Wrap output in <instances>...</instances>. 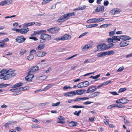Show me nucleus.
Returning <instances> with one entry per match:
<instances>
[{"instance_id": "1", "label": "nucleus", "mask_w": 132, "mask_h": 132, "mask_svg": "<svg viewBox=\"0 0 132 132\" xmlns=\"http://www.w3.org/2000/svg\"><path fill=\"white\" fill-rule=\"evenodd\" d=\"M40 38L41 39L40 40L41 43L44 42L46 40H49L51 39V36L46 34H42L40 35Z\"/></svg>"}, {"instance_id": "2", "label": "nucleus", "mask_w": 132, "mask_h": 132, "mask_svg": "<svg viewBox=\"0 0 132 132\" xmlns=\"http://www.w3.org/2000/svg\"><path fill=\"white\" fill-rule=\"evenodd\" d=\"M15 70L13 71L12 74H6L4 76L3 74L0 75V79H2L4 80H7L9 79L11 77L14 76L16 75V73L15 72Z\"/></svg>"}, {"instance_id": "3", "label": "nucleus", "mask_w": 132, "mask_h": 132, "mask_svg": "<svg viewBox=\"0 0 132 132\" xmlns=\"http://www.w3.org/2000/svg\"><path fill=\"white\" fill-rule=\"evenodd\" d=\"M71 38V36L70 35L65 34L62 36L61 37L56 38L53 39L56 40H66L70 39Z\"/></svg>"}, {"instance_id": "4", "label": "nucleus", "mask_w": 132, "mask_h": 132, "mask_svg": "<svg viewBox=\"0 0 132 132\" xmlns=\"http://www.w3.org/2000/svg\"><path fill=\"white\" fill-rule=\"evenodd\" d=\"M69 19L67 14H65L60 16L57 20V21L59 22H62L65 21Z\"/></svg>"}, {"instance_id": "5", "label": "nucleus", "mask_w": 132, "mask_h": 132, "mask_svg": "<svg viewBox=\"0 0 132 132\" xmlns=\"http://www.w3.org/2000/svg\"><path fill=\"white\" fill-rule=\"evenodd\" d=\"M50 33L52 34H54L58 32L60 30L59 28L55 27L48 29L47 30Z\"/></svg>"}, {"instance_id": "6", "label": "nucleus", "mask_w": 132, "mask_h": 132, "mask_svg": "<svg viewBox=\"0 0 132 132\" xmlns=\"http://www.w3.org/2000/svg\"><path fill=\"white\" fill-rule=\"evenodd\" d=\"M16 41L19 43H22L23 42L26 40L23 36H18L15 39Z\"/></svg>"}, {"instance_id": "7", "label": "nucleus", "mask_w": 132, "mask_h": 132, "mask_svg": "<svg viewBox=\"0 0 132 132\" xmlns=\"http://www.w3.org/2000/svg\"><path fill=\"white\" fill-rule=\"evenodd\" d=\"M13 71L12 70H6L3 69L0 71V73H1V74H3L5 76L6 74H12Z\"/></svg>"}, {"instance_id": "8", "label": "nucleus", "mask_w": 132, "mask_h": 132, "mask_svg": "<svg viewBox=\"0 0 132 132\" xmlns=\"http://www.w3.org/2000/svg\"><path fill=\"white\" fill-rule=\"evenodd\" d=\"M97 87L95 86H93L90 87L86 91V93H93L96 90Z\"/></svg>"}, {"instance_id": "9", "label": "nucleus", "mask_w": 132, "mask_h": 132, "mask_svg": "<svg viewBox=\"0 0 132 132\" xmlns=\"http://www.w3.org/2000/svg\"><path fill=\"white\" fill-rule=\"evenodd\" d=\"M97 48L98 50L102 51L107 50L106 45L104 44L98 45Z\"/></svg>"}, {"instance_id": "10", "label": "nucleus", "mask_w": 132, "mask_h": 132, "mask_svg": "<svg viewBox=\"0 0 132 132\" xmlns=\"http://www.w3.org/2000/svg\"><path fill=\"white\" fill-rule=\"evenodd\" d=\"M34 77L32 73L29 72L28 76L25 77V79L28 81H31Z\"/></svg>"}, {"instance_id": "11", "label": "nucleus", "mask_w": 132, "mask_h": 132, "mask_svg": "<svg viewBox=\"0 0 132 132\" xmlns=\"http://www.w3.org/2000/svg\"><path fill=\"white\" fill-rule=\"evenodd\" d=\"M120 11V10L118 8H114L111 11L110 13L112 15H114L119 13Z\"/></svg>"}, {"instance_id": "12", "label": "nucleus", "mask_w": 132, "mask_h": 132, "mask_svg": "<svg viewBox=\"0 0 132 132\" xmlns=\"http://www.w3.org/2000/svg\"><path fill=\"white\" fill-rule=\"evenodd\" d=\"M39 69L38 66L37 65H36L31 68L29 72L32 73L33 72L37 71Z\"/></svg>"}, {"instance_id": "13", "label": "nucleus", "mask_w": 132, "mask_h": 132, "mask_svg": "<svg viewBox=\"0 0 132 132\" xmlns=\"http://www.w3.org/2000/svg\"><path fill=\"white\" fill-rule=\"evenodd\" d=\"M104 6H101L98 5L95 10V11L96 12H104Z\"/></svg>"}, {"instance_id": "14", "label": "nucleus", "mask_w": 132, "mask_h": 132, "mask_svg": "<svg viewBox=\"0 0 132 132\" xmlns=\"http://www.w3.org/2000/svg\"><path fill=\"white\" fill-rule=\"evenodd\" d=\"M129 43L127 40H123L121 41L120 44V46L121 47L126 46L129 44Z\"/></svg>"}, {"instance_id": "15", "label": "nucleus", "mask_w": 132, "mask_h": 132, "mask_svg": "<svg viewBox=\"0 0 132 132\" xmlns=\"http://www.w3.org/2000/svg\"><path fill=\"white\" fill-rule=\"evenodd\" d=\"M29 31V29L28 28L24 27L21 29L20 33L22 34H26Z\"/></svg>"}, {"instance_id": "16", "label": "nucleus", "mask_w": 132, "mask_h": 132, "mask_svg": "<svg viewBox=\"0 0 132 132\" xmlns=\"http://www.w3.org/2000/svg\"><path fill=\"white\" fill-rule=\"evenodd\" d=\"M86 91V90L85 89H79L76 90L75 92L76 94L82 95L84 94Z\"/></svg>"}, {"instance_id": "17", "label": "nucleus", "mask_w": 132, "mask_h": 132, "mask_svg": "<svg viewBox=\"0 0 132 132\" xmlns=\"http://www.w3.org/2000/svg\"><path fill=\"white\" fill-rule=\"evenodd\" d=\"M46 54V52L39 51L36 53V55L39 57H42L45 55Z\"/></svg>"}, {"instance_id": "18", "label": "nucleus", "mask_w": 132, "mask_h": 132, "mask_svg": "<svg viewBox=\"0 0 132 132\" xmlns=\"http://www.w3.org/2000/svg\"><path fill=\"white\" fill-rule=\"evenodd\" d=\"M89 98L88 97H83L82 98H77L75 100H74V102L79 101H83L88 100Z\"/></svg>"}, {"instance_id": "19", "label": "nucleus", "mask_w": 132, "mask_h": 132, "mask_svg": "<svg viewBox=\"0 0 132 132\" xmlns=\"http://www.w3.org/2000/svg\"><path fill=\"white\" fill-rule=\"evenodd\" d=\"M55 85V84H49L48 85L45 87L42 90V91L46 90L49 89V88H50L52 87Z\"/></svg>"}, {"instance_id": "20", "label": "nucleus", "mask_w": 132, "mask_h": 132, "mask_svg": "<svg viewBox=\"0 0 132 132\" xmlns=\"http://www.w3.org/2000/svg\"><path fill=\"white\" fill-rule=\"evenodd\" d=\"M121 39L123 40H127L131 39L129 37L126 35H121Z\"/></svg>"}, {"instance_id": "21", "label": "nucleus", "mask_w": 132, "mask_h": 132, "mask_svg": "<svg viewBox=\"0 0 132 132\" xmlns=\"http://www.w3.org/2000/svg\"><path fill=\"white\" fill-rule=\"evenodd\" d=\"M86 22L88 23H96V18H93L87 20Z\"/></svg>"}, {"instance_id": "22", "label": "nucleus", "mask_w": 132, "mask_h": 132, "mask_svg": "<svg viewBox=\"0 0 132 132\" xmlns=\"http://www.w3.org/2000/svg\"><path fill=\"white\" fill-rule=\"evenodd\" d=\"M120 100H121L122 104H125L128 103L129 100L127 99L124 97H122L120 99Z\"/></svg>"}, {"instance_id": "23", "label": "nucleus", "mask_w": 132, "mask_h": 132, "mask_svg": "<svg viewBox=\"0 0 132 132\" xmlns=\"http://www.w3.org/2000/svg\"><path fill=\"white\" fill-rule=\"evenodd\" d=\"M45 46V45L43 44H42L39 45L38 47L36 48V49L38 50H40L43 49Z\"/></svg>"}, {"instance_id": "24", "label": "nucleus", "mask_w": 132, "mask_h": 132, "mask_svg": "<svg viewBox=\"0 0 132 132\" xmlns=\"http://www.w3.org/2000/svg\"><path fill=\"white\" fill-rule=\"evenodd\" d=\"M35 24V22H30L27 23H25L24 24L23 26L25 27H28L29 26H31Z\"/></svg>"}, {"instance_id": "25", "label": "nucleus", "mask_w": 132, "mask_h": 132, "mask_svg": "<svg viewBox=\"0 0 132 132\" xmlns=\"http://www.w3.org/2000/svg\"><path fill=\"white\" fill-rule=\"evenodd\" d=\"M69 125L70 127H75L77 126V122L73 121H71L69 123Z\"/></svg>"}, {"instance_id": "26", "label": "nucleus", "mask_w": 132, "mask_h": 132, "mask_svg": "<svg viewBox=\"0 0 132 132\" xmlns=\"http://www.w3.org/2000/svg\"><path fill=\"white\" fill-rule=\"evenodd\" d=\"M112 38L113 39V41H114L116 40L117 41H120V39H121V36H114Z\"/></svg>"}, {"instance_id": "27", "label": "nucleus", "mask_w": 132, "mask_h": 132, "mask_svg": "<svg viewBox=\"0 0 132 132\" xmlns=\"http://www.w3.org/2000/svg\"><path fill=\"white\" fill-rule=\"evenodd\" d=\"M23 85V83L22 82H19L15 84L12 87L13 88H15L21 86Z\"/></svg>"}, {"instance_id": "28", "label": "nucleus", "mask_w": 132, "mask_h": 132, "mask_svg": "<svg viewBox=\"0 0 132 132\" xmlns=\"http://www.w3.org/2000/svg\"><path fill=\"white\" fill-rule=\"evenodd\" d=\"M98 25V24L96 23L87 25H86V26L87 28H90L93 27H96Z\"/></svg>"}, {"instance_id": "29", "label": "nucleus", "mask_w": 132, "mask_h": 132, "mask_svg": "<svg viewBox=\"0 0 132 132\" xmlns=\"http://www.w3.org/2000/svg\"><path fill=\"white\" fill-rule=\"evenodd\" d=\"M106 55L105 52H101L98 53L97 55L98 57H101L105 56Z\"/></svg>"}, {"instance_id": "30", "label": "nucleus", "mask_w": 132, "mask_h": 132, "mask_svg": "<svg viewBox=\"0 0 132 132\" xmlns=\"http://www.w3.org/2000/svg\"><path fill=\"white\" fill-rule=\"evenodd\" d=\"M106 55H113L114 53L115 52L112 50L110 51L107 52H105Z\"/></svg>"}, {"instance_id": "31", "label": "nucleus", "mask_w": 132, "mask_h": 132, "mask_svg": "<svg viewBox=\"0 0 132 132\" xmlns=\"http://www.w3.org/2000/svg\"><path fill=\"white\" fill-rule=\"evenodd\" d=\"M100 94V92H94L93 94H92L91 95L92 97H95L99 95Z\"/></svg>"}, {"instance_id": "32", "label": "nucleus", "mask_w": 132, "mask_h": 132, "mask_svg": "<svg viewBox=\"0 0 132 132\" xmlns=\"http://www.w3.org/2000/svg\"><path fill=\"white\" fill-rule=\"evenodd\" d=\"M82 83L84 87H87L89 85V82L87 81L83 82Z\"/></svg>"}, {"instance_id": "33", "label": "nucleus", "mask_w": 132, "mask_h": 132, "mask_svg": "<svg viewBox=\"0 0 132 132\" xmlns=\"http://www.w3.org/2000/svg\"><path fill=\"white\" fill-rule=\"evenodd\" d=\"M7 44L6 43H2L0 42V47H5L7 46Z\"/></svg>"}, {"instance_id": "34", "label": "nucleus", "mask_w": 132, "mask_h": 132, "mask_svg": "<svg viewBox=\"0 0 132 132\" xmlns=\"http://www.w3.org/2000/svg\"><path fill=\"white\" fill-rule=\"evenodd\" d=\"M126 90L127 88L126 87L121 88L119 90L118 92L121 93L125 91Z\"/></svg>"}, {"instance_id": "35", "label": "nucleus", "mask_w": 132, "mask_h": 132, "mask_svg": "<svg viewBox=\"0 0 132 132\" xmlns=\"http://www.w3.org/2000/svg\"><path fill=\"white\" fill-rule=\"evenodd\" d=\"M9 85V84H5L2 83L0 84V88H1L2 87H7Z\"/></svg>"}, {"instance_id": "36", "label": "nucleus", "mask_w": 132, "mask_h": 132, "mask_svg": "<svg viewBox=\"0 0 132 132\" xmlns=\"http://www.w3.org/2000/svg\"><path fill=\"white\" fill-rule=\"evenodd\" d=\"M89 47L87 45H85L82 48V50L83 51H86L88 50Z\"/></svg>"}, {"instance_id": "37", "label": "nucleus", "mask_w": 132, "mask_h": 132, "mask_svg": "<svg viewBox=\"0 0 132 132\" xmlns=\"http://www.w3.org/2000/svg\"><path fill=\"white\" fill-rule=\"evenodd\" d=\"M104 20V18H96V23L99 22L103 21Z\"/></svg>"}, {"instance_id": "38", "label": "nucleus", "mask_w": 132, "mask_h": 132, "mask_svg": "<svg viewBox=\"0 0 132 132\" xmlns=\"http://www.w3.org/2000/svg\"><path fill=\"white\" fill-rule=\"evenodd\" d=\"M5 1L6 4L7 5H9L11 4L12 2V0H5Z\"/></svg>"}, {"instance_id": "39", "label": "nucleus", "mask_w": 132, "mask_h": 132, "mask_svg": "<svg viewBox=\"0 0 132 132\" xmlns=\"http://www.w3.org/2000/svg\"><path fill=\"white\" fill-rule=\"evenodd\" d=\"M34 56L32 54H30L28 56V60H31L34 58Z\"/></svg>"}, {"instance_id": "40", "label": "nucleus", "mask_w": 132, "mask_h": 132, "mask_svg": "<svg viewBox=\"0 0 132 132\" xmlns=\"http://www.w3.org/2000/svg\"><path fill=\"white\" fill-rule=\"evenodd\" d=\"M81 113V111L80 110L78 112L75 111L73 112V114L74 115L78 116L80 113Z\"/></svg>"}, {"instance_id": "41", "label": "nucleus", "mask_w": 132, "mask_h": 132, "mask_svg": "<svg viewBox=\"0 0 132 132\" xmlns=\"http://www.w3.org/2000/svg\"><path fill=\"white\" fill-rule=\"evenodd\" d=\"M67 14L68 15L69 18L71 16H74L75 15V14L74 12L69 13H67Z\"/></svg>"}, {"instance_id": "42", "label": "nucleus", "mask_w": 132, "mask_h": 132, "mask_svg": "<svg viewBox=\"0 0 132 132\" xmlns=\"http://www.w3.org/2000/svg\"><path fill=\"white\" fill-rule=\"evenodd\" d=\"M100 75L98 74L95 76H91L90 77V78H92L93 79H97L100 76Z\"/></svg>"}, {"instance_id": "43", "label": "nucleus", "mask_w": 132, "mask_h": 132, "mask_svg": "<svg viewBox=\"0 0 132 132\" xmlns=\"http://www.w3.org/2000/svg\"><path fill=\"white\" fill-rule=\"evenodd\" d=\"M60 104V102H57L55 103H52V106H59Z\"/></svg>"}, {"instance_id": "44", "label": "nucleus", "mask_w": 132, "mask_h": 132, "mask_svg": "<svg viewBox=\"0 0 132 132\" xmlns=\"http://www.w3.org/2000/svg\"><path fill=\"white\" fill-rule=\"evenodd\" d=\"M113 45L112 43H109L106 45L107 49L110 48L112 47Z\"/></svg>"}, {"instance_id": "45", "label": "nucleus", "mask_w": 132, "mask_h": 132, "mask_svg": "<svg viewBox=\"0 0 132 132\" xmlns=\"http://www.w3.org/2000/svg\"><path fill=\"white\" fill-rule=\"evenodd\" d=\"M114 107H116V104H113L109 106L107 108L108 109H110Z\"/></svg>"}, {"instance_id": "46", "label": "nucleus", "mask_w": 132, "mask_h": 132, "mask_svg": "<svg viewBox=\"0 0 132 132\" xmlns=\"http://www.w3.org/2000/svg\"><path fill=\"white\" fill-rule=\"evenodd\" d=\"M77 86L79 88L84 87L82 82L78 84Z\"/></svg>"}, {"instance_id": "47", "label": "nucleus", "mask_w": 132, "mask_h": 132, "mask_svg": "<svg viewBox=\"0 0 132 132\" xmlns=\"http://www.w3.org/2000/svg\"><path fill=\"white\" fill-rule=\"evenodd\" d=\"M116 107H117L118 108H124L125 106L123 105L120 104L119 105H117L116 104Z\"/></svg>"}, {"instance_id": "48", "label": "nucleus", "mask_w": 132, "mask_h": 132, "mask_svg": "<svg viewBox=\"0 0 132 132\" xmlns=\"http://www.w3.org/2000/svg\"><path fill=\"white\" fill-rule=\"evenodd\" d=\"M50 2L49 0H43L42 3V5H44Z\"/></svg>"}, {"instance_id": "49", "label": "nucleus", "mask_w": 132, "mask_h": 132, "mask_svg": "<svg viewBox=\"0 0 132 132\" xmlns=\"http://www.w3.org/2000/svg\"><path fill=\"white\" fill-rule=\"evenodd\" d=\"M124 67L123 66L120 67L117 70V72H120L122 71L124 69Z\"/></svg>"}, {"instance_id": "50", "label": "nucleus", "mask_w": 132, "mask_h": 132, "mask_svg": "<svg viewBox=\"0 0 132 132\" xmlns=\"http://www.w3.org/2000/svg\"><path fill=\"white\" fill-rule=\"evenodd\" d=\"M42 32V31L41 30L40 31H34V34H40Z\"/></svg>"}, {"instance_id": "51", "label": "nucleus", "mask_w": 132, "mask_h": 132, "mask_svg": "<svg viewBox=\"0 0 132 132\" xmlns=\"http://www.w3.org/2000/svg\"><path fill=\"white\" fill-rule=\"evenodd\" d=\"M9 40V39L7 38H6L3 40H1V42L2 43H4L6 42H7Z\"/></svg>"}, {"instance_id": "52", "label": "nucleus", "mask_w": 132, "mask_h": 132, "mask_svg": "<svg viewBox=\"0 0 132 132\" xmlns=\"http://www.w3.org/2000/svg\"><path fill=\"white\" fill-rule=\"evenodd\" d=\"M109 93L111 94L114 95H118L119 94H118L115 91L109 92Z\"/></svg>"}, {"instance_id": "53", "label": "nucleus", "mask_w": 132, "mask_h": 132, "mask_svg": "<svg viewBox=\"0 0 132 132\" xmlns=\"http://www.w3.org/2000/svg\"><path fill=\"white\" fill-rule=\"evenodd\" d=\"M26 51L25 50L23 49L20 52V54L23 55V54L25 53L26 52Z\"/></svg>"}, {"instance_id": "54", "label": "nucleus", "mask_w": 132, "mask_h": 132, "mask_svg": "<svg viewBox=\"0 0 132 132\" xmlns=\"http://www.w3.org/2000/svg\"><path fill=\"white\" fill-rule=\"evenodd\" d=\"M25 87H20L19 88H17V91H22L24 90L25 89L24 88Z\"/></svg>"}, {"instance_id": "55", "label": "nucleus", "mask_w": 132, "mask_h": 132, "mask_svg": "<svg viewBox=\"0 0 132 132\" xmlns=\"http://www.w3.org/2000/svg\"><path fill=\"white\" fill-rule=\"evenodd\" d=\"M9 125H11L14 124H15L16 123V122L14 121H10L7 122Z\"/></svg>"}, {"instance_id": "56", "label": "nucleus", "mask_w": 132, "mask_h": 132, "mask_svg": "<svg viewBox=\"0 0 132 132\" xmlns=\"http://www.w3.org/2000/svg\"><path fill=\"white\" fill-rule=\"evenodd\" d=\"M88 33V32H85L84 33L81 34L79 36L78 38H80L81 37L85 36Z\"/></svg>"}, {"instance_id": "57", "label": "nucleus", "mask_w": 132, "mask_h": 132, "mask_svg": "<svg viewBox=\"0 0 132 132\" xmlns=\"http://www.w3.org/2000/svg\"><path fill=\"white\" fill-rule=\"evenodd\" d=\"M36 53V51L35 50H31L30 52V54H35Z\"/></svg>"}, {"instance_id": "58", "label": "nucleus", "mask_w": 132, "mask_h": 132, "mask_svg": "<svg viewBox=\"0 0 132 132\" xmlns=\"http://www.w3.org/2000/svg\"><path fill=\"white\" fill-rule=\"evenodd\" d=\"M114 34V31H112L109 32V36L111 37Z\"/></svg>"}, {"instance_id": "59", "label": "nucleus", "mask_w": 132, "mask_h": 132, "mask_svg": "<svg viewBox=\"0 0 132 132\" xmlns=\"http://www.w3.org/2000/svg\"><path fill=\"white\" fill-rule=\"evenodd\" d=\"M124 122L125 124L127 125H129L130 123L128 121L126 120L125 118H124Z\"/></svg>"}, {"instance_id": "60", "label": "nucleus", "mask_w": 132, "mask_h": 132, "mask_svg": "<svg viewBox=\"0 0 132 132\" xmlns=\"http://www.w3.org/2000/svg\"><path fill=\"white\" fill-rule=\"evenodd\" d=\"M77 55V54H75L73 56H71L70 57H68L66 59H65V60H69L70 59H72V58L76 56Z\"/></svg>"}, {"instance_id": "61", "label": "nucleus", "mask_w": 132, "mask_h": 132, "mask_svg": "<svg viewBox=\"0 0 132 132\" xmlns=\"http://www.w3.org/2000/svg\"><path fill=\"white\" fill-rule=\"evenodd\" d=\"M107 41L108 43L110 42H115L113 41V39L112 38H109L107 39Z\"/></svg>"}, {"instance_id": "62", "label": "nucleus", "mask_w": 132, "mask_h": 132, "mask_svg": "<svg viewBox=\"0 0 132 132\" xmlns=\"http://www.w3.org/2000/svg\"><path fill=\"white\" fill-rule=\"evenodd\" d=\"M86 6L85 5H84L82 6H79V9L80 10H83L86 8Z\"/></svg>"}, {"instance_id": "63", "label": "nucleus", "mask_w": 132, "mask_h": 132, "mask_svg": "<svg viewBox=\"0 0 132 132\" xmlns=\"http://www.w3.org/2000/svg\"><path fill=\"white\" fill-rule=\"evenodd\" d=\"M31 127L32 128H39V127H38L37 125L36 124L31 125Z\"/></svg>"}, {"instance_id": "64", "label": "nucleus", "mask_w": 132, "mask_h": 132, "mask_svg": "<svg viewBox=\"0 0 132 132\" xmlns=\"http://www.w3.org/2000/svg\"><path fill=\"white\" fill-rule=\"evenodd\" d=\"M103 121L105 124L106 125H109V121H107L105 119H104Z\"/></svg>"}]
</instances>
